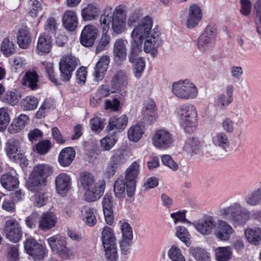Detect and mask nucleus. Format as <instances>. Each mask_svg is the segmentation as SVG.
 Wrapping results in <instances>:
<instances>
[{
    "label": "nucleus",
    "instance_id": "nucleus-1",
    "mask_svg": "<svg viewBox=\"0 0 261 261\" xmlns=\"http://www.w3.org/2000/svg\"><path fill=\"white\" fill-rule=\"evenodd\" d=\"M152 25L151 18L146 17L130 33L131 47L128 58L130 62L135 63L134 72L137 77L141 76L145 67L144 59L137 56L143 49L145 53L154 57L161 44L160 32L156 28L152 29Z\"/></svg>",
    "mask_w": 261,
    "mask_h": 261
},
{
    "label": "nucleus",
    "instance_id": "nucleus-2",
    "mask_svg": "<svg viewBox=\"0 0 261 261\" xmlns=\"http://www.w3.org/2000/svg\"><path fill=\"white\" fill-rule=\"evenodd\" d=\"M216 214L221 219L217 221L218 226L214 234L223 242L228 241L235 232L228 222L235 226L243 225L248 221L250 216L248 210L239 201L233 202L228 206L220 207L217 210Z\"/></svg>",
    "mask_w": 261,
    "mask_h": 261
},
{
    "label": "nucleus",
    "instance_id": "nucleus-3",
    "mask_svg": "<svg viewBox=\"0 0 261 261\" xmlns=\"http://www.w3.org/2000/svg\"><path fill=\"white\" fill-rule=\"evenodd\" d=\"M126 12L124 6H119L113 10L111 8H107L100 18V26L103 32L107 33L111 23L113 32L121 34L126 29Z\"/></svg>",
    "mask_w": 261,
    "mask_h": 261
},
{
    "label": "nucleus",
    "instance_id": "nucleus-4",
    "mask_svg": "<svg viewBox=\"0 0 261 261\" xmlns=\"http://www.w3.org/2000/svg\"><path fill=\"white\" fill-rule=\"evenodd\" d=\"M54 172L53 167L48 164H38L34 166L27 183L29 190L35 192L46 185L47 178Z\"/></svg>",
    "mask_w": 261,
    "mask_h": 261
},
{
    "label": "nucleus",
    "instance_id": "nucleus-5",
    "mask_svg": "<svg viewBox=\"0 0 261 261\" xmlns=\"http://www.w3.org/2000/svg\"><path fill=\"white\" fill-rule=\"evenodd\" d=\"M177 116L181 126L187 132H193L197 126V113L191 103L180 106L176 110Z\"/></svg>",
    "mask_w": 261,
    "mask_h": 261
},
{
    "label": "nucleus",
    "instance_id": "nucleus-6",
    "mask_svg": "<svg viewBox=\"0 0 261 261\" xmlns=\"http://www.w3.org/2000/svg\"><path fill=\"white\" fill-rule=\"evenodd\" d=\"M47 242L54 254L64 258H68L73 255L72 249L67 246L66 237L63 235L58 234L50 237L47 239Z\"/></svg>",
    "mask_w": 261,
    "mask_h": 261
},
{
    "label": "nucleus",
    "instance_id": "nucleus-7",
    "mask_svg": "<svg viewBox=\"0 0 261 261\" xmlns=\"http://www.w3.org/2000/svg\"><path fill=\"white\" fill-rule=\"evenodd\" d=\"M171 88L173 94L181 99H193L198 95V90L193 83H173Z\"/></svg>",
    "mask_w": 261,
    "mask_h": 261
},
{
    "label": "nucleus",
    "instance_id": "nucleus-8",
    "mask_svg": "<svg viewBox=\"0 0 261 261\" xmlns=\"http://www.w3.org/2000/svg\"><path fill=\"white\" fill-rule=\"evenodd\" d=\"M202 18V9L196 4L189 7L187 15H185L184 12L180 13L181 23L189 29H193L198 26Z\"/></svg>",
    "mask_w": 261,
    "mask_h": 261
},
{
    "label": "nucleus",
    "instance_id": "nucleus-9",
    "mask_svg": "<svg viewBox=\"0 0 261 261\" xmlns=\"http://www.w3.org/2000/svg\"><path fill=\"white\" fill-rule=\"evenodd\" d=\"M78 59L71 55L63 56L59 62V69L64 80L69 81L71 77L72 72L79 64Z\"/></svg>",
    "mask_w": 261,
    "mask_h": 261
},
{
    "label": "nucleus",
    "instance_id": "nucleus-10",
    "mask_svg": "<svg viewBox=\"0 0 261 261\" xmlns=\"http://www.w3.org/2000/svg\"><path fill=\"white\" fill-rule=\"evenodd\" d=\"M173 142L172 135L165 129L155 130L152 136V144L158 149H168L172 146Z\"/></svg>",
    "mask_w": 261,
    "mask_h": 261
},
{
    "label": "nucleus",
    "instance_id": "nucleus-11",
    "mask_svg": "<svg viewBox=\"0 0 261 261\" xmlns=\"http://www.w3.org/2000/svg\"><path fill=\"white\" fill-rule=\"evenodd\" d=\"M24 244L25 250L35 260H41L46 255L47 252L46 247L38 243L35 239L28 238Z\"/></svg>",
    "mask_w": 261,
    "mask_h": 261
},
{
    "label": "nucleus",
    "instance_id": "nucleus-12",
    "mask_svg": "<svg viewBox=\"0 0 261 261\" xmlns=\"http://www.w3.org/2000/svg\"><path fill=\"white\" fill-rule=\"evenodd\" d=\"M217 30L213 25H207L198 38L197 47L201 50H205L215 42Z\"/></svg>",
    "mask_w": 261,
    "mask_h": 261
},
{
    "label": "nucleus",
    "instance_id": "nucleus-13",
    "mask_svg": "<svg viewBox=\"0 0 261 261\" xmlns=\"http://www.w3.org/2000/svg\"><path fill=\"white\" fill-rule=\"evenodd\" d=\"M139 173V165L134 162L126 170L125 179L127 186V194L132 197L135 192L136 178Z\"/></svg>",
    "mask_w": 261,
    "mask_h": 261
},
{
    "label": "nucleus",
    "instance_id": "nucleus-14",
    "mask_svg": "<svg viewBox=\"0 0 261 261\" xmlns=\"http://www.w3.org/2000/svg\"><path fill=\"white\" fill-rule=\"evenodd\" d=\"M21 143L17 140L11 139L6 144L5 150L8 158L14 162L28 164V161L22 153L18 152Z\"/></svg>",
    "mask_w": 261,
    "mask_h": 261
},
{
    "label": "nucleus",
    "instance_id": "nucleus-15",
    "mask_svg": "<svg viewBox=\"0 0 261 261\" xmlns=\"http://www.w3.org/2000/svg\"><path fill=\"white\" fill-rule=\"evenodd\" d=\"M217 223L214 217L206 215L198 220L196 230L202 236L212 234L216 228Z\"/></svg>",
    "mask_w": 261,
    "mask_h": 261
},
{
    "label": "nucleus",
    "instance_id": "nucleus-16",
    "mask_svg": "<svg viewBox=\"0 0 261 261\" xmlns=\"http://www.w3.org/2000/svg\"><path fill=\"white\" fill-rule=\"evenodd\" d=\"M105 188V181L103 179L98 180L95 185L84 191L85 200L88 202L96 201L103 195Z\"/></svg>",
    "mask_w": 261,
    "mask_h": 261
},
{
    "label": "nucleus",
    "instance_id": "nucleus-17",
    "mask_svg": "<svg viewBox=\"0 0 261 261\" xmlns=\"http://www.w3.org/2000/svg\"><path fill=\"white\" fill-rule=\"evenodd\" d=\"M5 234L10 241L16 243L21 238L22 233L18 223L14 219H10L6 222Z\"/></svg>",
    "mask_w": 261,
    "mask_h": 261
},
{
    "label": "nucleus",
    "instance_id": "nucleus-18",
    "mask_svg": "<svg viewBox=\"0 0 261 261\" xmlns=\"http://www.w3.org/2000/svg\"><path fill=\"white\" fill-rule=\"evenodd\" d=\"M127 41L122 38L116 39L113 47V59L117 64H121L126 60Z\"/></svg>",
    "mask_w": 261,
    "mask_h": 261
},
{
    "label": "nucleus",
    "instance_id": "nucleus-19",
    "mask_svg": "<svg viewBox=\"0 0 261 261\" xmlns=\"http://www.w3.org/2000/svg\"><path fill=\"white\" fill-rule=\"evenodd\" d=\"M142 115L144 120L149 124L155 122L158 118V109L153 100L147 99L142 110Z\"/></svg>",
    "mask_w": 261,
    "mask_h": 261
},
{
    "label": "nucleus",
    "instance_id": "nucleus-20",
    "mask_svg": "<svg viewBox=\"0 0 261 261\" xmlns=\"http://www.w3.org/2000/svg\"><path fill=\"white\" fill-rule=\"evenodd\" d=\"M98 30L93 25H87L83 29L81 36V43L85 47L92 46L97 38Z\"/></svg>",
    "mask_w": 261,
    "mask_h": 261
},
{
    "label": "nucleus",
    "instance_id": "nucleus-21",
    "mask_svg": "<svg viewBox=\"0 0 261 261\" xmlns=\"http://www.w3.org/2000/svg\"><path fill=\"white\" fill-rule=\"evenodd\" d=\"M101 12L100 6L95 3H88L83 5L81 15L84 21L96 20Z\"/></svg>",
    "mask_w": 261,
    "mask_h": 261
},
{
    "label": "nucleus",
    "instance_id": "nucleus-22",
    "mask_svg": "<svg viewBox=\"0 0 261 261\" xmlns=\"http://www.w3.org/2000/svg\"><path fill=\"white\" fill-rule=\"evenodd\" d=\"M55 184L57 193L64 196L71 188V178L68 174L61 173L56 177Z\"/></svg>",
    "mask_w": 261,
    "mask_h": 261
},
{
    "label": "nucleus",
    "instance_id": "nucleus-23",
    "mask_svg": "<svg viewBox=\"0 0 261 261\" xmlns=\"http://www.w3.org/2000/svg\"><path fill=\"white\" fill-rule=\"evenodd\" d=\"M57 220V217L54 212H44L38 220V227L41 230L47 231L56 225Z\"/></svg>",
    "mask_w": 261,
    "mask_h": 261
},
{
    "label": "nucleus",
    "instance_id": "nucleus-24",
    "mask_svg": "<svg viewBox=\"0 0 261 261\" xmlns=\"http://www.w3.org/2000/svg\"><path fill=\"white\" fill-rule=\"evenodd\" d=\"M62 20L63 27L69 31H74L79 23L77 13L72 10L65 11L62 15Z\"/></svg>",
    "mask_w": 261,
    "mask_h": 261
},
{
    "label": "nucleus",
    "instance_id": "nucleus-25",
    "mask_svg": "<svg viewBox=\"0 0 261 261\" xmlns=\"http://www.w3.org/2000/svg\"><path fill=\"white\" fill-rule=\"evenodd\" d=\"M126 87L122 83H111V86L102 85L98 89L100 97H106L113 93H120L122 96L126 95Z\"/></svg>",
    "mask_w": 261,
    "mask_h": 261
},
{
    "label": "nucleus",
    "instance_id": "nucleus-26",
    "mask_svg": "<svg viewBox=\"0 0 261 261\" xmlns=\"http://www.w3.org/2000/svg\"><path fill=\"white\" fill-rule=\"evenodd\" d=\"M128 123V118L125 114L114 116L110 118L108 128L110 130L120 132L124 130Z\"/></svg>",
    "mask_w": 261,
    "mask_h": 261
},
{
    "label": "nucleus",
    "instance_id": "nucleus-27",
    "mask_svg": "<svg viewBox=\"0 0 261 261\" xmlns=\"http://www.w3.org/2000/svg\"><path fill=\"white\" fill-rule=\"evenodd\" d=\"M213 145L226 152L230 146V142L227 135L222 132L214 133L212 137Z\"/></svg>",
    "mask_w": 261,
    "mask_h": 261
},
{
    "label": "nucleus",
    "instance_id": "nucleus-28",
    "mask_svg": "<svg viewBox=\"0 0 261 261\" xmlns=\"http://www.w3.org/2000/svg\"><path fill=\"white\" fill-rule=\"evenodd\" d=\"M30 118L25 114H21L14 119L8 128V131L11 134L19 133L29 123Z\"/></svg>",
    "mask_w": 261,
    "mask_h": 261
},
{
    "label": "nucleus",
    "instance_id": "nucleus-29",
    "mask_svg": "<svg viewBox=\"0 0 261 261\" xmlns=\"http://www.w3.org/2000/svg\"><path fill=\"white\" fill-rule=\"evenodd\" d=\"M79 217L89 226H94L97 222L94 210L90 206L84 205L79 209Z\"/></svg>",
    "mask_w": 261,
    "mask_h": 261
},
{
    "label": "nucleus",
    "instance_id": "nucleus-30",
    "mask_svg": "<svg viewBox=\"0 0 261 261\" xmlns=\"http://www.w3.org/2000/svg\"><path fill=\"white\" fill-rule=\"evenodd\" d=\"M112 198L111 195L106 194L102 200L103 213L106 222L112 225L114 220L113 211L112 208Z\"/></svg>",
    "mask_w": 261,
    "mask_h": 261
},
{
    "label": "nucleus",
    "instance_id": "nucleus-31",
    "mask_svg": "<svg viewBox=\"0 0 261 261\" xmlns=\"http://www.w3.org/2000/svg\"><path fill=\"white\" fill-rule=\"evenodd\" d=\"M110 61L109 57L107 55L102 56L99 59L94 68V75L95 80L99 81L102 80L107 70Z\"/></svg>",
    "mask_w": 261,
    "mask_h": 261
},
{
    "label": "nucleus",
    "instance_id": "nucleus-32",
    "mask_svg": "<svg viewBox=\"0 0 261 261\" xmlns=\"http://www.w3.org/2000/svg\"><path fill=\"white\" fill-rule=\"evenodd\" d=\"M146 17H148L151 18L152 20V28L154 29L156 28L159 29L157 27H153V18L150 16L147 15L143 17L142 10L140 9H135L132 10L128 16V18L126 20L127 24L129 27H134V29L139 25L141 21Z\"/></svg>",
    "mask_w": 261,
    "mask_h": 261
},
{
    "label": "nucleus",
    "instance_id": "nucleus-33",
    "mask_svg": "<svg viewBox=\"0 0 261 261\" xmlns=\"http://www.w3.org/2000/svg\"><path fill=\"white\" fill-rule=\"evenodd\" d=\"M0 181L3 187L8 191L14 190L19 185V181L15 172L4 174Z\"/></svg>",
    "mask_w": 261,
    "mask_h": 261
},
{
    "label": "nucleus",
    "instance_id": "nucleus-34",
    "mask_svg": "<svg viewBox=\"0 0 261 261\" xmlns=\"http://www.w3.org/2000/svg\"><path fill=\"white\" fill-rule=\"evenodd\" d=\"M75 156V152L72 147L63 149L58 156V162L62 167H67L71 164Z\"/></svg>",
    "mask_w": 261,
    "mask_h": 261
},
{
    "label": "nucleus",
    "instance_id": "nucleus-35",
    "mask_svg": "<svg viewBox=\"0 0 261 261\" xmlns=\"http://www.w3.org/2000/svg\"><path fill=\"white\" fill-rule=\"evenodd\" d=\"M121 151H118L112 158L107 167L105 174L108 177H111L114 175L119 163H123Z\"/></svg>",
    "mask_w": 261,
    "mask_h": 261
},
{
    "label": "nucleus",
    "instance_id": "nucleus-36",
    "mask_svg": "<svg viewBox=\"0 0 261 261\" xmlns=\"http://www.w3.org/2000/svg\"><path fill=\"white\" fill-rule=\"evenodd\" d=\"M245 236L248 241L254 245H258L261 242V228L249 227L245 230Z\"/></svg>",
    "mask_w": 261,
    "mask_h": 261
},
{
    "label": "nucleus",
    "instance_id": "nucleus-37",
    "mask_svg": "<svg viewBox=\"0 0 261 261\" xmlns=\"http://www.w3.org/2000/svg\"><path fill=\"white\" fill-rule=\"evenodd\" d=\"M144 126L142 124L132 125L127 130V136L131 141L137 142L142 137L144 133Z\"/></svg>",
    "mask_w": 261,
    "mask_h": 261
},
{
    "label": "nucleus",
    "instance_id": "nucleus-38",
    "mask_svg": "<svg viewBox=\"0 0 261 261\" xmlns=\"http://www.w3.org/2000/svg\"><path fill=\"white\" fill-rule=\"evenodd\" d=\"M189 251L197 261H211L210 253L204 248L198 246H191Z\"/></svg>",
    "mask_w": 261,
    "mask_h": 261
},
{
    "label": "nucleus",
    "instance_id": "nucleus-39",
    "mask_svg": "<svg viewBox=\"0 0 261 261\" xmlns=\"http://www.w3.org/2000/svg\"><path fill=\"white\" fill-rule=\"evenodd\" d=\"M174 235L187 247H189L191 243V235L188 229L181 225H177L174 227Z\"/></svg>",
    "mask_w": 261,
    "mask_h": 261
},
{
    "label": "nucleus",
    "instance_id": "nucleus-40",
    "mask_svg": "<svg viewBox=\"0 0 261 261\" xmlns=\"http://www.w3.org/2000/svg\"><path fill=\"white\" fill-rule=\"evenodd\" d=\"M56 108V102L51 98L45 99L40 106L39 110L36 113L38 119L44 118L47 113Z\"/></svg>",
    "mask_w": 261,
    "mask_h": 261
},
{
    "label": "nucleus",
    "instance_id": "nucleus-41",
    "mask_svg": "<svg viewBox=\"0 0 261 261\" xmlns=\"http://www.w3.org/2000/svg\"><path fill=\"white\" fill-rule=\"evenodd\" d=\"M101 240L103 246L117 244V240L114 230L108 226H105L103 228Z\"/></svg>",
    "mask_w": 261,
    "mask_h": 261
},
{
    "label": "nucleus",
    "instance_id": "nucleus-42",
    "mask_svg": "<svg viewBox=\"0 0 261 261\" xmlns=\"http://www.w3.org/2000/svg\"><path fill=\"white\" fill-rule=\"evenodd\" d=\"M232 250L230 246L219 247L215 250L217 261H228L232 256Z\"/></svg>",
    "mask_w": 261,
    "mask_h": 261
},
{
    "label": "nucleus",
    "instance_id": "nucleus-43",
    "mask_svg": "<svg viewBox=\"0 0 261 261\" xmlns=\"http://www.w3.org/2000/svg\"><path fill=\"white\" fill-rule=\"evenodd\" d=\"M200 143L196 138H189L185 142L183 150L187 154L193 155L197 154L200 150Z\"/></svg>",
    "mask_w": 261,
    "mask_h": 261
},
{
    "label": "nucleus",
    "instance_id": "nucleus-44",
    "mask_svg": "<svg viewBox=\"0 0 261 261\" xmlns=\"http://www.w3.org/2000/svg\"><path fill=\"white\" fill-rule=\"evenodd\" d=\"M51 47V39L49 35H41L38 39L37 45V50L44 53H48Z\"/></svg>",
    "mask_w": 261,
    "mask_h": 261
},
{
    "label": "nucleus",
    "instance_id": "nucleus-45",
    "mask_svg": "<svg viewBox=\"0 0 261 261\" xmlns=\"http://www.w3.org/2000/svg\"><path fill=\"white\" fill-rule=\"evenodd\" d=\"M31 42V37L27 28L21 29L18 33L17 42L19 46L23 49L27 48Z\"/></svg>",
    "mask_w": 261,
    "mask_h": 261
},
{
    "label": "nucleus",
    "instance_id": "nucleus-46",
    "mask_svg": "<svg viewBox=\"0 0 261 261\" xmlns=\"http://www.w3.org/2000/svg\"><path fill=\"white\" fill-rule=\"evenodd\" d=\"M49 194L42 190L35 192L31 199L35 206L40 207L45 205L49 199Z\"/></svg>",
    "mask_w": 261,
    "mask_h": 261
},
{
    "label": "nucleus",
    "instance_id": "nucleus-47",
    "mask_svg": "<svg viewBox=\"0 0 261 261\" xmlns=\"http://www.w3.org/2000/svg\"><path fill=\"white\" fill-rule=\"evenodd\" d=\"M167 256L170 261H186L181 248L175 245H171L169 248Z\"/></svg>",
    "mask_w": 261,
    "mask_h": 261
},
{
    "label": "nucleus",
    "instance_id": "nucleus-48",
    "mask_svg": "<svg viewBox=\"0 0 261 261\" xmlns=\"http://www.w3.org/2000/svg\"><path fill=\"white\" fill-rule=\"evenodd\" d=\"M39 103L37 97L33 95L24 97L20 101V107L23 111H31L35 109Z\"/></svg>",
    "mask_w": 261,
    "mask_h": 261
},
{
    "label": "nucleus",
    "instance_id": "nucleus-49",
    "mask_svg": "<svg viewBox=\"0 0 261 261\" xmlns=\"http://www.w3.org/2000/svg\"><path fill=\"white\" fill-rule=\"evenodd\" d=\"M93 176L87 172H82L79 178V185L83 190L90 188L95 185Z\"/></svg>",
    "mask_w": 261,
    "mask_h": 261
},
{
    "label": "nucleus",
    "instance_id": "nucleus-50",
    "mask_svg": "<svg viewBox=\"0 0 261 261\" xmlns=\"http://www.w3.org/2000/svg\"><path fill=\"white\" fill-rule=\"evenodd\" d=\"M105 256L108 261H117L119 255L117 244L103 246Z\"/></svg>",
    "mask_w": 261,
    "mask_h": 261
},
{
    "label": "nucleus",
    "instance_id": "nucleus-51",
    "mask_svg": "<svg viewBox=\"0 0 261 261\" xmlns=\"http://www.w3.org/2000/svg\"><path fill=\"white\" fill-rule=\"evenodd\" d=\"M125 191H127V186L123 178H118L114 185V192L115 195L118 198H122L125 195Z\"/></svg>",
    "mask_w": 261,
    "mask_h": 261
},
{
    "label": "nucleus",
    "instance_id": "nucleus-52",
    "mask_svg": "<svg viewBox=\"0 0 261 261\" xmlns=\"http://www.w3.org/2000/svg\"><path fill=\"white\" fill-rule=\"evenodd\" d=\"M1 51L5 57H9L14 54L15 51V44L9 38H5L3 41Z\"/></svg>",
    "mask_w": 261,
    "mask_h": 261
},
{
    "label": "nucleus",
    "instance_id": "nucleus-53",
    "mask_svg": "<svg viewBox=\"0 0 261 261\" xmlns=\"http://www.w3.org/2000/svg\"><path fill=\"white\" fill-rule=\"evenodd\" d=\"M162 164L172 171L176 172L179 169L178 164L169 154H163L161 156Z\"/></svg>",
    "mask_w": 261,
    "mask_h": 261
},
{
    "label": "nucleus",
    "instance_id": "nucleus-54",
    "mask_svg": "<svg viewBox=\"0 0 261 261\" xmlns=\"http://www.w3.org/2000/svg\"><path fill=\"white\" fill-rule=\"evenodd\" d=\"M21 96L20 91L15 89L7 92L5 99L7 103L12 106H15L18 103Z\"/></svg>",
    "mask_w": 261,
    "mask_h": 261
},
{
    "label": "nucleus",
    "instance_id": "nucleus-55",
    "mask_svg": "<svg viewBox=\"0 0 261 261\" xmlns=\"http://www.w3.org/2000/svg\"><path fill=\"white\" fill-rule=\"evenodd\" d=\"M104 119L98 116H94L90 121V127L92 132L100 133L105 127Z\"/></svg>",
    "mask_w": 261,
    "mask_h": 261
},
{
    "label": "nucleus",
    "instance_id": "nucleus-56",
    "mask_svg": "<svg viewBox=\"0 0 261 261\" xmlns=\"http://www.w3.org/2000/svg\"><path fill=\"white\" fill-rule=\"evenodd\" d=\"M11 118L8 110L4 108L0 109V131L6 130L10 123Z\"/></svg>",
    "mask_w": 261,
    "mask_h": 261
},
{
    "label": "nucleus",
    "instance_id": "nucleus-57",
    "mask_svg": "<svg viewBox=\"0 0 261 261\" xmlns=\"http://www.w3.org/2000/svg\"><path fill=\"white\" fill-rule=\"evenodd\" d=\"M117 141L115 136H107L100 140V146L103 150H110L114 147Z\"/></svg>",
    "mask_w": 261,
    "mask_h": 261
},
{
    "label": "nucleus",
    "instance_id": "nucleus-58",
    "mask_svg": "<svg viewBox=\"0 0 261 261\" xmlns=\"http://www.w3.org/2000/svg\"><path fill=\"white\" fill-rule=\"evenodd\" d=\"M102 35L96 48V53H99L107 49L110 42V36L102 31Z\"/></svg>",
    "mask_w": 261,
    "mask_h": 261
},
{
    "label": "nucleus",
    "instance_id": "nucleus-59",
    "mask_svg": "<svg viewBox=\"0 0 261 261\" xmlns=\"http://www.w3.org/2000/svg\"><path fill=\"white\" fill-rule=\"evenodd\" d=\"M51 146V143L49 140H43L39 142L34 147V150L38 153L44 154L46 153Z\"/></svg>",
    "mask_w": 261,
    "mask_h": 261
},
{
    "label": "nucleus",
    "instance_id": "nucleus-60",
    "mask_svg": "<svg viewBox=\"0 0 261 261\" xmlns=\"http://www.w3.org/2000/svg\"><path fill=\"white\" fill-rule=\"evenodd\" d=\"M121 230L122 234V239H133V234L132 228L128 223L123 222L121 223Z\"/></svg>",
    "mask_w": 261,
    "mask_h": 261
},
{
    "label": "nucleus",
    "instance_id": "nucleus-61",
    "mask_svg": "<svg viewBox=\"0 0 261 261\" xmlns=\"http://www.w3.org/2000/svg\"><path fill=\"white\" fill-rule=\"evenodd\" d=\"M30 10L29 15L32 17H36L42 10L41 5L37 0H30L29 2Z\"/></svg>",
    "mask_w": 261,
    "mask_h": 261
},
{
    "label": "nucleus",
    "instance_id": "nucleus-62",
    "mask_svg": "<svg viewBox=\"0 0 261 261\" xmlns=\"http://www.w3.org/2000/svg\"><path fill=\"white\" fill-rule=\"evenodd\" d=\"M7 257L9 261H17L19 258L17 245H12L8 248Z\"/></svg>",
    "mask_w": 261,
    "mask_h": 261
},
{
    "label": "nucleus",
    "instance_id": "nucleus-63",
    "mask_svg": "<svg viewBox=\"0 0 261 261\" xmlns=\"http://www.w3.org/2000/svg\"><path fill=\"white\" fill-rule=\"evenodd\" d=\"M246 202L250 206H255L261 203V197L255 190L246 198Z\"/></svg>",
    "mask_w": 261,
    "mask_h": 261
},
{
    "label": "nucleus",
    "instance_id": "nucleus-64",
    "mask_svg": "<svg viewBox=\"0 0 261 261\" xmlns=\"http://www.w3.org/2000/svg\"><path fill=\"white\" fill-rule=\"evenodd\" d=\"M58 27L57 20L53 17H49L45 24L44 28L46 31L54 33L56 32Z\"/></svg>",
    "mask_w": 261,
    "mask_h": 261
}]
</instances>
